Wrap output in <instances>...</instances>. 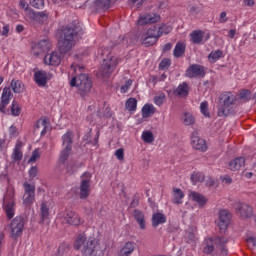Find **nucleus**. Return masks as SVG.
<instances>
[{"label": "nucleus", "mask_w": 256, "mask_h": 256, "mask_svg": "<svg viewBox=\"0 0 256 256\" xmlns=\"http://www.w3.org/2000/svg\"><path fill=\"white\" fill-rule=\"evenodd\" d=\"M83 35V29L77 25V22L69 24L62 29L60 33V40L58 42V48L62 55L69 53L75 47L79 36Z\"/></svg>", "instance_id": "nucleus-1"}, {"label": "nucleus", "mask_w": 256, "mask_h": 256, "mask_svg": "<svg viewBox=\"0 0 256 256\" xmlns=\"http://www.w3.org/2000/svg\"><path fill=\"white\" fill-rule=\"evenodd\" d=\"M74 249L77 251L81 249L83 256H97V253H99L101 247L99 246L97 239H87L85 234H79L74 242Z\"/></svg>", "instance_id": "nucleus-2"}, {"label": "nucleus", "mask_w": 256, "mask_h": 256, "mask_svg": "<svg viewBox=\"0 0 256 256\" xmlns=\"http://www.w3.org/2000/svg\"><path fill=\"white\" fill-rule=\"evenodd\" d=\"M227 239L223 236H217L215 238H206L204 240L203 253L211 256H227ZM219 251L221 255H219Z\"/></svg>", "instance_id": "nucleus-3"}, {"label": "nucleus", "mask_w": 256, "mask_h": 256, "mask_svg": "<svg viewBox=\"0 0 256 256\" xmlns=\"http://www.w3.org/2000/svg\"><path fill=\"white\" fill-rule=\"evenodd\" d=\"M70 86L77 87V89L80 91V94L85 95L91 91L93 82L91 81V78H89V75L81 73L80 75L71 79Z\"/></svg>", "instance_id": "nucleus-4"}, {"label": "nucleus", "mask_w": 256, "mask_h": 256, "mask_svg": "<svg viewBox=\"0 0 256 256\" xmlns=\"http://www.w3.org/2000/svg\"><path fill=\"white\" fill-rule=\"evenodd\" d=\"M3 209L8 219L15 217V191H8L4 196Z\"/></svg>", "instance_id": "nucleus-5"}, {"label": "nucleus", "mask_w": 256, "mask_h": 256, "mask_svg": "<svg viewBox=\"0 0 256 256\" xmlns=\"http://www.w3.org/2000/svg\"><path fill=\"white\" fill-rule=\"evenodd\" d=\"M221 101H223L222 107L218 110L219 117H227L229 115V107L231 105H235V95L231 94V92H226L222 94Z\"/></svg>", "instance_id": "nucleus-6"}, {"label": "nucleus", "mask_w": 256, "mask_h": 256, "mask_svg": "<svg viewBox=\"0 0 256 256\" xmlns=\"http://www.w3.org/2000/svg\"><path fill=\"white\" fill-rule=\"evenodd\" d=\"M93 177V174L90 172H84L81 176V184H80V193L79 197L80 199H87L89 197V194L91 193V179Z\"/></svg>", "instance_id": "nucleus-7"}, {"label": "nucleus", "mask_w": 256, "mask_h": 256, "mask_svg": "<svg viewBox=\"0 0 256 256\" xmlns=\"http://www.w3.org/2000/svg\"><path fill=\"white\" fill-rule=\"evenodd\" d=\"M9 229L14 239L21 237L23 235V229H25V219L21 216L15 217L9 225Z\"/></svg>", "instance_id": "nucleus-8"}, {"label": "nucleus", "mask_w": 256, "mask_h": 256, "mask_svg": "<svg viewBox=\"0 0 256 256\" xmlns=\"http://www.w3.org/2000/svg\"><path fill=\"white\" fill-rule=\"evenodd\" d=\"M23 187V204L26 206L33 205V203H35V185L25 182L23 184Z\"/></svg>", "instance_id": "nucleus-9"}, {"label": "nucleus", "mask_w": 256, "mask_h": 256, "mask_svg": "<svg viewBox=\"0 0 256 256\" xmlns=\"http://www.w3.org/2000/svg\"><path fill=\"white\" fill-rule=\"evenodd\" d=\"M185 75L189 77V79L203 78L205 77V66L192 64L186 69Z\"/></svg>", "instance_id": "nucleus-10"}, {"label": "nucleus", "mask_w": 256, "mask_h": 256, "mask_svg": "<svg viewBox=\"0 0 256 256\" xmlns=\"http://www.w3.org/2000/svg\"><path fill=\"white\" fill-rule=\"evenodd\" d=\"M142 39V45H145V47H152V45H155L157 43V40L159 39V33H156L153 27L149 28L145 34L141 36Z\"/></svg>", "instance_id": "nucleus-11"}, {"label": "nucleus", "mask_w": 256, "mask_h": 256, "mask_svg": "<svg viewBox=\"0 0 256 256\" xmlns=\"http://www.w3.org/2000/svg\"><path fill=\"white\" fill-rule=\"evenodd\" d=\"M231 223V213L227 210H220L219 211V220H218V227L221 233H225L229 224Z\"/></svg>", "instance_id": "nucleus-12"}, {"label": "nucleus", "mask_w": 256, "mask_h": 256, "mask_svg": "<svg viewBox=\"0 0 256 256\" xmlns=\"http://www.w3.org/2000/svg\"><path fill=\"white\" fill-rule=\"evenodd\" d=\"M117 65H119V59L117 57L111 56L108 61L104 59V65L102 66L103 74L109 77L115 71Z\"/></svg>", "instance_id": "nucleus-13"}, {"label": "nucleus", "mask_w": 256, "mask_h": 256, "mask_svg": "<svg viewBox=\"0 0 256 256\" xmlns=\"http://www.w3.org/2000/svg\"><path fill=\"white\" fill-rule=\"evenodd\" d=\"M234 207L242 219H249V217H253V208L251 206L243 203H236Z\"/></svg>", "instance_id": "nucleus-14"}, {"label": "nucleus", "mask_w": 256, "mask_h": 256, "mask_svg": "<svg viewBox=\"0 0 256 256\" xmlns=\"http://www.w3.org/2000/svg\"><path fill=\"white\" fill-rule=\"evenodd\" d=\"M51 77V74L43 70H39L34 74V80L38 87H45V85H47V81H50Z\"/></svg>", "instance_id": "nucleus-15"}, {"label": "nucleus", "mask_w": 256, "mask_h": 256, "mask_svg": "<svg viewBox=\"0 0 256 256\" xmlns=\"http://www.w3.org/2000/svg\"><path fill=\"white\" fill-rule=\"evenodd\" d=\"M188 197L189 199H191V201L197 203L199 207H205V205H207V202L209 201V199H207L205 195L193 190L189 191Z\"/></svg>", "instance_id": "nucleus-16"}, {"label": "nucleus", "mask_w": 256, "mask_h": 256, "mask_svg": "<svg viewBox=\"0 0 256 256\" xmlns=\"http://www.w3.org/2000/svg\"><path fill=\"white\" fill-rule=\"evenodd\" d=\"M191 145L193 149H196L197 151H202L203 153L207 151V143H205L204 139L197 136V133H192Z\"/></svg>", "instance_id": "nucleus-17"}, {"label": "nucleus", "mask_w": 256, "mask_h": 256, "mask_svg": "<svg viewBox=\"0 0 256 256\" xmlns=\"http://www.w3.org/2000/svg\"><path fill=\"white\" fill-rule=\"evenodd\" d=\"M11 102V88L5 87L2 91L0 113H7L6 107Z\"/></svg>", "instance_id": "nucleus-18"}, {"label": "nucleus", "mask_w": 256, "mask_h": 256, "mask_svg": "<svg viewBox=\"0 0 256 256\" xmlns=\"http://www.w3.org/2000/svg\"><path fill=\"white\" fill-rule=\"evenodd\" d=\"M64 221L68 223V225H81V217H79V214L75 213L72 210H66L64 215Z\"/></svg>", "instance_id": "nucleus-19"}, {"label": "nucleus", "mask_w": 256, "mask_h": 256, "mask_svg": "<svg viewBox=\"0 0 256 256\" xmlns=\"http://www.w3.org/2000/svg\"><path fill=\"white\" fill-rule=\"evenodd\" d=\"M44 63L54 67L61 65V56L59 55V52H51L50 54H47L44 57Z\"/></svg>", "instance_id": "nucleus-20"}, {"label": "nucleus", "mask_w": 256, "mask_h": 256, "mask_svg": "<svg viewBox=\"0 0 256 256\" xmlns=\"http://www.w3.org/2000/svg\"><path fill=\"white\" fill-rule=\"evenodd\" d=\"M133 217H134L135 221L137 222V224L139 225V228L142 231H145V229H147V223L145 221V213H143V211H141V210L135 209L133 211Z\"/></svg>", "instance_id": "nucleus-21"}, {"label": "nucleus", "mask_w": 256, "mask_h": 256, "mask_svg": "<svg viewBox=\"0 0 256 256\" xmlns=\"http://www.w3.org/2000/svg\"><path fill=\"white\" fill-rule=\"evenodd\" d=\"M161 17L157 14H144L138 19V25H147L149 23H157Z\"/></svg>", "instance_id": "nucleus-22"}, {"label": "nucleus", "mask_w": 256, "mask_h": 256, "mask_svg": "<svg viewBox=\"0 0 256 256\" xmlns=\"http://www.w3.org/2000/svg\"><path fill=\"white\" fill-rule=\"evenodd\" d=\"M173 200L172 203L174 205L183 204V199L185 198V193L180 188H173L172 190Z\"/></svg>", "instance_id": "nucleus-23"}, {"label": "nucleus", "mask_w": 256, "mask_h": 256, "mask_svg": "<svg viewBox=\"0 0 256 256\" xmlns=\"http://www.w3.org/2000/svg\"><path fill=\"white\" fill-rule=\"evenodd\" d=\"M163 223H167V217L165 214L161 212H156L152 215V226L159 227V225H163Z\"/></svg>", "instance_id": "nucleus-24"}, {"label": "nucleus", "mask_w": 256, "mask_h": 256, "mask_svg": "<svg viewBox=\"0 0 256 256\" xmlns=\"http://www.w3.org/2000/svg\"><path fill=\"white\" fill-rule=\"evenodd\" d=\"M243 167H245V158L243 157L235 158L229 163L230 171H239Z\"/></svg>", "instance_id": "nucleus-25"}, {"label": "nucleus", "mask_w": 256, "mask_h": 256, "mask_svg": "<svg viewBox=\"0 0 256 256\" xmlns=\"http://www.w3.org/2000/svg\"><path fill=\"white\" fill-rule=\"evenodd\" d=\"M62 145L65 149H73V132L67 131L62 136Z\"/></svg>", "instance_id": "nucleus-26"}, {"label": "nucleus", "mask_w": 256, "mask_h": 256, "mask_svg": "<svg viewBox=\"0 0 256 256\" xmlns=\"http://www.w3.org/2000/svg\"><path fill=\"white\" fill-rule=\"evenodd\" d=\"M135 251V243L126 242L124 246L120 249L118 256H129Z\"/></svg>", "instance_id": "nucleus-27"}, {"label": "nucleus", "mask_w": 256, "mask_h": 256, "mask_svg": "<svg viewBox=\"0 0 256 256\" xmlns=\"http://www.w3.org/2000/svg\"><path fill=\"white\" fill-rule=\"evenodd\" d=\"M152 29L154 32L158 33L159 37H161V35H167L173 31V28L170 25L165 24H162L161 26L154 25L152 26Z\"/></svg>", "instance_id": "nucleus-28"}, {"label": "nucleus", "mask_w": 256, "mask_h": 256, "mask_svg": "<svg viewBox=\"0 0 256 256\" xmlns=\"http://www.w3.org/2000/svg\"><path fill=\"white\" fill-rule=\"evenodd\" d=\"M40 219L45 223L49 219V202L43 201L40 205Z\"/></svg>", "instance_id": "nucleus-29"}, {"label": "nucleus", "mask_w": 256, "mask_h": 256, "mask_svg": "<svg viewBox=\"0 0 256 256\" xmlns=\"http://www.w3.org/2000/svg\"><path fill=\"white\" fill-rule=\"evenodd\" d=\"M205 33L201 30H195L190 34L191 37V41L192 43H194L195 45H201V43L203 42V37H204Z\"/></svg>", "instance_id": "nucleus-30"}, {"label": "nucleus", "mask_w": 256, "mask_h": 256, "mask_svg": "<svg viewBox=\"0 0 256 256\" xmlns=\"http://www.w3.org/2000/svg\"><path fill=\"white\" fill-rule=\"evenodd\" d=\"M174 93L178 97H187V95H189V85L187 84V82H183L182 84H179V86L174 91Z\"/></svg>", "instance_id": "nucleus-31"}, {"label": "nucleus", "mask_w": 256, "mask_h": 256, "mask_svg": "<svg viewBox=\"0 0 256 256\" xmlns=\"http://www.w3.org/2000/svg\"><path fill=\"white\" fill-rule=\"evenodd\" d=\"M190 181L192 185L203 183L205 181V174H203V172H193L190 176Z\"/></svg>", "instance_id": "nucleus-32"}, {"label": "nucleus", "mask_w": 256, "mask_h": 256, "mask_svg": "<svg viewBox=\"0 0 256 256\" xmlns=\"http://www.w3.org/2000/svg\"><path fill=\"white\" fill-rule=\"evenodd\" d=\"M185 49H186L185 43L178 42L173 51L174 57H176L177 59H179V57H183V55H185Z\"/></svg>", "instance_id": "nucleus-33"}, {"label": "nucleus", "mask_w": 256, "mask_h": 256, "mask_svg": "<svg viewBox=\"0 0 256 256\" xmlns=\"http://www.w3.org/2000/svg\"><path fill=\"white\" fill-rule=\"evenodd\" d=\"M155 113V106L153 104H145L142 108V117L143 119H147V117H151Z\"/></svg>", "instance_id": "nucleus-34"}, {"label": "nucleus", "mask_w": 256, "mask_h": 256, "mask_svg": "<svg viewBox=\"0 0 256 256\" xmlns=\"http://www.w3.org/2000/svg\"><path fill=\"white\" fill-rule=\"evenodd\" d=\"M11 88H12V91H14L15 93H23L25 86L23 85V82L21 80L13 79L11 81Z\"/></svg>", "instance_id": "nucleus-35"}, {"label": "nucleus", "mask_w": 256, "mask_h": 256, "mask_svg": "<svg viewBox=\"0 0 256 256\" xmlns=\"http://www.w3.org/2000/svg\"><path fill=\"white\" fill-rule=\"evenodd\" d=\"M47 19H49V14L47 11H42V12H36V18L35 22L39 23L40 25H43V23H46Z\"/></svg>", "instance_id": "nucleus-36"}, {"label": "nucleus", "mask_w": 256, "mask_h": 256, "mask_svg": "<svg viewBox=\"0 0 256 256\" xmlns=\"http://www.w3.org/2000/svg\"><path fill=\"white\" fill-rule=\"evenodd\" d=\"M182 123L186 126L195 125V117L193 116V114L186 112L182 116Z\"/></svg>", "instance_id": "nucleus-37"}, {"label": "nucleus", "mask_w": 256, "mask_h": 256, "mask_svg": "<svg viewBox=\"0 0 256 256\" xmlns=\"http://www.w3.org/2000/svg\"><path fill=\"white\" fill-rule=\"evenodd\" d=\"M221 57H223V51L216 50V51H212L209 54L208 59H209L210 63H217V61H219V59H221Z\"/></svg>", "instance_id": "nucleus-38"}, {"label": "nucleus", "mask_w": 256, "mask_h": 256, "mask_svg": "<svg viewBox=\"0 0 256 256\" xmlns=\"http://www.w3.org/2000/svg\"><path fill=\"white\" fill-rule=\"evenodd\" d=\"M72 149L73 148H64L60 152L59 163L65 164V162L67 161V159H69V156L71 155V150Z\"/></svg>", "instance_id": "nucleus-39"}, {"label": "nucleus", "mask_w": 256, "mask_h": 256, "mask_svg": "<svg viewBox=\"0 0 256 256\" xmlns=\"http://www.w3.org/2000/svg\"><path fill=\"white\" fill-rule=\"evenodd\" d=\"M142 141H144V143H153L155 141V136H153V132L149 130L143 131Z\"/></svg>", "instance_id": "nucleus-40"}, {"label": "nucleus", "mask_w": 256, "mask_h": 256, "mask_svg": "<svg viewBox=\"0 0 256 256\" xmlns=\"http://www.w3.org/2000/svg\"><path fill=\"white\" fill-rule=\"evenodd\" d=\"M125 107L127 111H137V99L129 98L125 103Z\"/></svg>", "instance_id": "nucleus-41"}, {"label": "nucleus", "mask_w": 256, "mask_h": 256, "mask_svg": "<svg viewBox=\"0 0 256 256\" xmlns=\"http://www.w3.org/2000/svg\"><path fill=\"white\" fill-rule=\"evenodd\" d=\"M11 114L14 117H19V115H21V106H19V104L15 100H13L11 105Z\"/></svg>", "instance_id": "nucleus-42"}, {"label": "nucleus", "mask_w": 256, "mask_h": 256, "mask_svg": "<svg viewBox=\"0 0 256 256\" xmlns=\"http://www.w3.org/2000/svg\"><path fill=\"white\" fill-rule=\"evenodd\" d=\"M25 11V19L26 21H35L36 16H37V12H35L33 9L28 8Z\"/></svg>", "instance_id": "nucleus-43"}, {"label": "nucleus", "mask_w": 256, "mask_h": 256, "mask_svg": "<svg viewBox=\"0 0 256 256\" xmlns=\"http://www.w3.org/2000/svg\"><path fill=\"white\" fill-rule=\"evenodd\" d=\"M200 111L204 117H211V114L209 113V103L207 101L201 102Z\"/></svg>", "instance_id": "nucleus-44"}, {"label": "nucleus", "mask_w": 256, "mask_h": 256, "mask_svg": "<svg viewBox=\"0 0 256 256\" xmlns=\"http://www.w3.org/2000/svg\"><path fill=\"white\" fill-rule=\"evenodd\" d=\"M41 127L43 128V130L41 131V135H45V133H47V120L46 119H39L36 123V129H41Z\"/></svg>", "instance_id": "nucleus-45"}, {"label": "nucleus", "mask_w": 256, "mask_h": 256, "mask_svg": "<svg viewBox=\"0 0 256 256\" xmlns=\"http://www.w3.org/2000/svg\"><path fill=\"white\" fill-rule=\"evenodd\" d=\"M13 159L14 161H21V159H23V152H21V146H19V144L15 147Z\"/></svg>", "instance_id": "nucleus-46"}, {"label": "nucleus", "mask_w": 256, "mask_h": 256, "mask_svg": "<svg viewBox=\"0 0 256 256\" xmlns=\"http://www.w3.org/2000/svg\"><path fill=\"white\" fill-rule=\"evenodd\" d=\"M38 47L39 49H41L42 51H49V49H51V42H49V40H41L38 43Z\"/></svg>", "instance_id": "nucleus-47"}, {"label": "nucleus", "mask_w": 256, "mask_h": 256, "mask_svg": "<svg viewBox=\"0 0 256 256\" xmlns=\"http://www.w3.org/2000/svg\"><path fill=\"white\" fill-rule=\"evenodd\" d=\"M30 5L35 9H43L45 7V0H30Z\"/></svg>", "instance_id": "nucleus-48"}, {"label": "nucleus", "mask_w": 256, "mask_h": 256, "mask_svg": "<svg viewBox=\"0 0 256 256\" xmlns=\"http://www.w3.org/2000/svg\"><path fill=\"white\" fill-rule=\"evenodd\" d=\"M164 102H165V93H161L160 95L155 96L154 98L155 105H158V107H161V105H163Z\"/></svg>", "instance_id": "nucleus-49"}, {"label": "nucleus", "mask_w": 256, "mask_h": 256, "mask_svg": "<svg viewBox=\"0 0 256 256\" xmlns=\"http://www.w3.org/2000/svg\"><path fill=\"white\" fill-rule=\"evenodd\" d=\"M133 85V80L129 79L125 82L124 85L121 86L120 91L121 93H127L129 91L130 87Z\"/></svg>", "instance_id": "nucleus-50"}, {"label": "nucleus", "mask_w": 256, "mask_h": 256, "mask_svg": "<svg viewBox=\"0 0 256 256\" xmlns=\"http://www.w3.org/2000/svg\"><path fill=\"white\" fill-rule=\"evenodd\" d=\"M97 7H106V9H109V6L111 5V0H96Z\"/></svg>", "instance_id": "nucleus-51"}, {"label": "nucleus", "mask_w": 256, "mask_h": 256, "mask_svg": "<svg viewBox=\"0 0 256 256\" xmlns=\"http://www.w3.org/2000/svg\"><path fill=\"white\" fill-rule=\"evenodd\" d=\"M240 99H243V101H249L251 99V91L242 90L240 92Z\"/></svg>", "instance_id": "nucleus-52"}, {"label": "nucleus", "mask_w": 256, "mask_h": 256, "mask_svg": "<svg viewBox=\"0 0 256 256\" xmlns=\"http://www.w3.org/2000/svg\"><path fill=\"white\" fill-rule=\"evenodd\" d=\"M115 156L119 161H123L125 159V150L123 148H119L115 151Z\"/></svg>", "instance_id": "nucleus-53"}, {"label": "nucleus", "mask_w": 256, "mask_h": 256, "mask_svg": "<svg viewBox=\"0 0 256 256\" xmlns=\"http://www.w3.org/2000/svg\"><path fill=\"white\" fill-rule=\"evenodd\" d=\"M171 66V60L163 59L159 64V69H169Z\"/></svg>", "instance_id": "nucleus-54"}, {"label": "nucleus", "mask_w": 256, "mask_h": 256, "mask_svg": "<svg viewBox=\"0 0 256 256\" xmlns=\"http://www.w3.org/2000/svg\"><path fill=\"white\" fill-rule=\"evenodd\" d=\"M39 157H40L39 150H34L29 159V163H35V161H37V159H39Z\"/></svg>", "instance_id": "nucleus-55"}, {"label": "nucleus", "mask_w": 256, "mask_h": 256, "mask_svg": "<svg viewBox=\"0 0 256 256\" xmlns=\"http://www.w3.org/2000/svg\"><path fill=\"white\" fill-rule=\"evenodd\" d=\"M189 13L192 15H199V13H201V8H199V6H191L189 9Z\"/></svg>", "instance_id": "nucleus-56"}, {"label": "nucleus", "mask_w": 256, "mask_h": 256, "mask_svg": "<svg viewBox=\"0 0 256 256\" xmlns=\"http://www.w3.org/2000/svg\"><path fill=\"white\" fill-rule=\"evenodd\" d=\"M206 185H207V187H214L215 179H213V177H211V176H208V178L206 179Z\"/></svg>", "instance_id": "nucleus-57"}, {"label": "nucleus", "mask_w": 256, "mask_h": 256, "mask_svg": "<svg viewBox=\"0 0 256 256\" xmlns=\"http://www.w3.org/2000/svg\"><path fill=\"white\" fill-rule=\"evenodd\" d=\"M66 171L69 175H73V173H75V165L73 164H68L66 166Z\"/></svg>", "instance_id": "nucleus-58"}, {"label": "nucleus", "mask_w": 256, "mask_h": 256, "mask_svg": "<svg viewBox=\"0 0 256 256\" xmlns=\"http://www.w3.org/2000/svg\"><path fill=\"white\" fill-rule=\"evenodd\" d=\"M138 206H139V198L135 196L130 203V207L135 208Z\"/></svg>", "instance_id": "nucleus-59"}, {"label": "nucleus", "mask_w": 256, "mask_h": 256, "mask_svg": "<svg viewBox=\"0 0 256 256\" xmlns=\"http://www.w3.org/2000/svg\"><path fill=\"white\" fill-rule=\"evenodd\" d=\"M219 21L220 23H227V12H221Z\"/></svg>", "instance_id": "nucleus-60"}, {"label": "nucleus", "mask_w": 256, "mask_h": 256, "mask_svg": "<svg viewBox=\"0 0 256 256\" xmlns=\"http://www.w3.org/2000/svg\"><path fill=\"white\" fill-rule=\"evenodd\" d=\"M20 7L24 11H27V9H29V4H27V0H20Z\"/></svg>", "instance_id": "nucleus-61"}, {"label": "nucleus", "mask_w": 256, "mask_h": 256, "mask_svg": "<svg viewBox=\"0 0 256 256\" xmlns=\"http://www.w3.org/2000/svg\"><path fill=\"white\" fill-rule=\"evenodd\" d=\"M2 35H3V37H8L9 36V25L3 26Z\"/></svg>", "instance_id": "nucleus-62"}, {"label": "nucleus", "mask_w": 256, "mask_h": 256, "mask_svg": "<svg viewBox=\"0 0 256 256\" xmlns=\"http://www.w3.org/2000/svg\"><path fill=\"white\" fill-rule=\"evenodd\" d=\"M29 175L30 177H37V167H32L30 170H29Z\"/></svg>", "instance_id": "nucleus-63"}, {"label": "nucleus", "mask_w": 256, "mask_h": 256, "mask_svg": "<svg viewBox=\"0 0 256 256\" xmlns=\"http://www.w3.org/2000/svg\"><path fill=\"white\" fill-rule=\"evenodd\" d=\"M248 245H252V247H256V239L253 237H250L247 239Z\"/></svg>", "instance_id": "nucleus-64"}]
</instances>
